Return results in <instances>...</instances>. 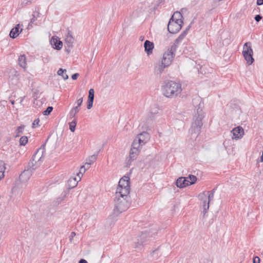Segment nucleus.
Returning <instances> with one entry per match:
<instances>
[{"label":"nucleus","mask_w":263,"mask_h":263,"mask_svg":"<svg viewBox=\"0 0 263 263\" xmlns=\"http://www.w3.org/2000/svg\"><path fill=\"white\" fill-rule=\"evenodd\" d=\"M124 194H121L116 192L114 198L115 207L114 212L118 214L127 210L129 206L128 201L129 198L128 194L124 195Z\"/></svg>","instance_id":"nucleus-1"},{"label":"nucleus","mask_w":263,"mask_h":263,"mask_svg":"<svg viewBox=\"0 0 263 263\" xmlns=\"http://www.w3.org/2000/svg\"><path fill=\"white\" fill-rule=\"evenodd\" d=\"M163 95L167 98H175L182 91L181 84L175 81H170L162 88Z\"/></svg>","instance_id":"nucleus-2"},{"label":"nucleus","mask_w":263,"mask_h":263,"mask_svg":"<svg viewBox=\"0 0 263 263\" xmlns=\"http://www.w3.org/2000/svg\"><path fill=\"white\" fill-rule=\"evenodd\" d=\"M182 17V15L181 13L176 12L174 13L167 25V30L170 33H176L181 29L183 24Z\"/></svg>","instance_id":"nucleus-3"},{"label":"nucleus","mask_w":263,"mask_h":263,"mask_svg":"<svg viewBox=\"0 0 263 263\" xmlns=\"http://www.w3.org/2000/svg\"><path fill=\"white\" fill-rule=\"evenodd\" d=\"M157 232L153 231L144 232L135 237L134 240V247L135 248L141 249L142 247L147 243L150 238L153 237Z\"/></svg>","instance_id":"nucleus-4"},{"label":"nucleus","mask_w":263,"mask_h":263,"mask_svg":"<svg viewBox=\"0 0 263 263\" xmlns=\"http://www.w3.org/2000/svg\"><path fill=\"white\" fill-rule=\"evenodd\" d=\"M204 117V112L199 107L197 109V113L193 118L191 130L192 133L199 134L203 125L202 119Z\"/></svg>","instance_id":"nucleus-5"},{"label":"nucleus","mask_w":263,"mask_h":263,"mask_svg":"<svg viewBox=\"0 0 263 263\" xmlns=\"http://www.w3.org/2000/svg\"><path fill=\"white\" fill-rule=\"evenodd\" d=\"M129 180L130 179L128 176H124L121 178L119 182L116 192L124 194V195L129 194L130 192Z\"/></svg>","instance_id":"nucleus-6"},{"label":"nucleus","mask_w":263,"mask_h":263,"mask_svg":"<svg viewBox=\"0 0 263 263\" xmlns=\"http://www.w3.org/2000/svg\"><path fill=\"white\" fill-rule=\"evenodd\" d=\"M177 47L178 46L174 43L173 45L171 46V48L168 49L164 53L161 61L169 66L175 55V52Z\"/></svg>","instance_id":"nucleus-7"},{"label":"nucleus","mask_w":263,"mask_h":263,"mask_svg":"<svg viewBox=\"0 0 263 263\" xmlns=\"http://www.w3.org/2000/svg\"><path fill=\"white\" fill-rule=\"evenodd\" d=\"M242 54L248 65H251L254 61L253 58V51L252 48L251 43L246 42L243 47Z\"/></svg>","instance_id":"nucleus-8"},{"label":"nucleus","mask_w":263,"mask_h":263,"mask_svg":"<svg viewBox=\"0 0 263 263\" xmlns=\"http://www.w3.org/2000/svg\"><path fill=\"white\" fill-rule=\"evenodd\" d=\"M99 152H97L96 154L89 156L86 161V163L84 165L81 167L79 173L78 174V176L79 178L83 176V173L90 167V165L92 164L97 158Z\"/></svg>","instance_id":"nucleus-9"},{"label":"nucleus","mask_w":263,"mask_h":263,"mask_svg":"<svg viewBox=\"0 0 263 263\" xmlns=\"http://www.w3.org/2000/svg\"><path fill=\"white\" fill-rule=\"evenodd\" d=\"M169 66L161 61H158L154 64V73L157 77H160L166 67Z\"/></svg>","instance_id":"nucleus-10"},{"label":"nucleus","mask_w":263,"mask_h":263,"mask_svg":"<svg viewBox=\"0 0 263 263\" xmlns=\"http://www.w3.org/2000/svg\"><path fill=\"white\" fill-rule=\"evenodd\" d=\"M207 194L206 192H203L199 194L198 197L202 201L203 213L205 214L209 209V200H206Z\"/></svg>","instance_id":"nucleus-11"},{"label":"nucleus","mask_w":263,"mask_h":263,"mask_svg":"<svg viewBox=\"0 0 263 263\" xmlns=\"http://www.w3.org/2000/svg\"><path fill=\"white\" fill-rule=\"evenodd\" d=\"M231 133L233 135L232 139L238 140L242 137L244 135V130L242 127L239 126L234 128L231 130Z\"/></svg>","instance_id":"nucleus-12"},{"label":"nucleus","mask_w":263,"mask_h":263,"mask_svg":"<svg viewBox=\"0 0 263 263\" xmlns=\"http://www.w3.org/2000/svg\"><path fill=\"white\" fill-rule=\"evenodd\" d=\"M45 144H44L39 148L36 152L32 156L31 160L35 163H38L41 159L45 149Z\"/></svg>","instance_id":"nucleus-13"},{"label":"nucleus","mask_w":263,"mask_h":263,"mask_svg":"<svg viewBox=\"0 0 263 263\" xmlns=\"http://www.w3.org/2000/svg\"><path fill=\"white\" fill-rule=\"evenodd\" d=\"M159 110L160 109L157 105L155 104L151 106L149 110V119L148 118L147 121L148 124H151L152 123L153 120V119H152V118L154 117L153 116L159 114Z\"/></svg>","instance_id":"nucleus-14"},{"label":"nucleus","mask_w":263,"mask_h":263,"mask_svg":"<svg viewBox=\"0 0 263 263\" xmlns=\"http://www.w3.org/2000/svg\"><path fill=\"white\" fill-rule=\"evenodd\" d=\"M150 136L148 133L143 132L139 134L136 137L138 141H140L142 144L144 145L149 139Z\"/></svg>","instance_id":"nucleus-15"},{"label":"nucleus","mask_w":263,"mask_h":263,"mask_svg":"<svg viewBox=\"0 0 263 263\" xmlns=\"http://www.w3.org/2000/svg\"><path fill=\"white\" fill-rule=\"evenodd\" d=\"M50 43L55 49L60 50L62 48V42L58 37L53 36L50 41Z\"/></svg>","instance_id":"nucleus-16"},{"label":"nucleus","mask_w":263,"mask_h":263,"mask_svg":"<svg viewBox=\"0 0 263 263\" xmlns=\"http://www.w3.org/2000/svg\"><path fill=\"white\" fill-rule=\"evenodd\" d=\"M189 180L185 177H180L176 181V184L178 187L183 188L189 185Z\"/></svg>","instance_id":"nucleus-17"},{"label":"nucleus","mask_w":263,"mask_h":263,"mask_svg":"<svg viewBox=\"0 0 263 263\" xmlns=\"http://www.w3.org/2000/svg\"><path fill=\"white\" fill-rule=\"evenodd\" d=\"M88 93H89L87 102V109H90L92 107L94 100L95 91L93 89H90Z\"/></svg>","instance_id":"nucleus-18"},{"label":"nucleus","mask_w":263,"mask_h":263,"mask_svg":"<svg viewBox=\"0 0 263 263\" xmlns=\"http://www.w3.org/2000/svg\"><path fill=\"white\" fill-rule=\"evenodd\" d=\"M144 47L146 53L148 55H149L152 53V51L153 49H154V46L153 42H151L148 40H146L144 43Z\"/></svg>","instance_id":"nucleus-19"},{"label":"nucleus","mask_w":263,"mask_h":263,"mask_svg":"<svg viewBox=\"0 0 263 263\" xmlns=\"http://www.w3.org/2000/svg\"><path fill=\"white\" fill-rule=\"evenodd\" d=\"M32 172L29 170V169H27L25 170L22 174L20 175V179L22 182H25L27 181L30 176L31 175Z\"/></svg>","instance_id":"nucleus-20"},{"label":"nucleus","mask_w":263,"mask_h":263,"mask_svg":"<svg viewBox=\"0 0 263 263\" xmlns=\"http://www.w3.org/2000/svg\"><path fill=\"white\" fill-rule=\"evenodd\" d=\"M74 38L70 33V32L69 30L68 31L67 34L65 36V43L67 45V46L68 48H71L72 47V44L74 42Z\"/></svg>","instance_id":"nucleus-21"},{"label":"nucleus","mask_w":263,"mask_h":263,"mask_svg":"<svg viewBox=\"0 0 263 263\" xmlns=\"http://www.w3.org/2000/svg\"><path fill=\"white\" fill-rule=\"evenodd\" d=\"M20 27V25L17 24L14 28H13L9 33V35L10 37L12 39L16 38L19 35V29Z\"/></svg>","instance_id":"nucleus-22"},{"label":"nucleus","mask_w":263,"mask_h":263,"mask_svg":"<svg viewBox=\"0 0 263 263\" xmlns=\"http://www.w3.org/2000/svg\"><path fill=\"white\" fill-rule=\"evenodd\" d=\"M140 150L136 149V148H131L129 153V159L131 161L135 160L138 155Z\"/></svg>","instance_id":"nucleus-23"},{"label":"nucleus","mask_w":263,"mask_h":263,"mask_svg":"<svg viewBox=\"0 0 263 263\" xmlns=\"http://www.w3.org/2000/svg\"><path fill=\"white\" fill-rule=\"evenodd\" d=\"M18 62L20 66L25 69L26 67V57L25 54L21 55L18 59Z\"/></svg>","instance_id":"nucleus-24"},{"label":"nucleus","mask_w":263,"mask_h":263,"mask_svg":"<svg viewBox=\"0 0 263 263\" xmlns=\"http://www.w3.org/2000/svg\"><path fill=\"white\" fill-rule=\"evenodd\" d=\"M40 16V12L39 10L33 12L32 14V17L30 20V22H29L28 26V28H29L30 27H32V24H33L36 20L38 17Z\"/></svg>","instance_id":"nucleus-25"},{"label":"nucleus","mask_w":263,"mask_h":263,"mask_svg":"<svg viewBox=\"0 0 263 263\" xmlns=\"http://www.w3.org/2000/svg\"><path fill=\"white\" fill-rule=\"evenodd\" d=\"M189 27H188L181 34L178 36L177 39L175 41L174 44H176L178 46L181 42V41L184 39L185 36L187 34Z\"/></svg>","instance_id":"nucleus-26"},{"label":"nucleus","mask_w":263,"mask_h":263,"mask_svg":"<svg viewBox=\"0 0 263 263\" xmlns=\"http://www.w3.org/2000/svg\"><path fill=\"white\" fill-rule=\"evenodd\" d=\"M6 170V164L2 160H0V180L3 179L5 175L4 173Z\"/></svg>","instance_id":"nucleus-27"},{"label":"nucleus","mask_w":263,"mask_h":263,"mask_svg":"<svg viewBox=\"0 0 263 263\" xmlns=\"http://www.w3.org/2000/svg\"><path fill=\"white\" fill-rule=\"evenodd\" d=\"M39 165L40 164H38V163H35L34 161H33L31 159L30 161L28 163V169H29V170L32 172V171L35 170Z\"/></svg>","instance_id":"nucleus-28"},{"label":"nucleus","mask_w":263,"mask_h":263,"mask_svg":"<svg viewBox=\"0 0 263 263\" xmlns=\"http://www.w3.org/2000/svg\"><path fill=\"white\" fill-rule=\"evenodd\" d=\"M66 70L62 68H60L57 73L59 76H61L64 80H66L68 79V76L66 73Z\"/></svg>","instance_id":"nucleus-29"},{"label":"nucleus","mask_w":263,"mask_h":263,"mask_svg":"<svg viewBox=\"0 0 263 263\" xmlns=\"http://www.w3.org/2000/svg\"><path fill=\"white\" fill-rule=\"evenodd\" d=\"M143 145L142 144V143L140 141H138V140L136 138L132 143L131 148L134 147V148H136V149H138L139 150H141V147Z\"/></svg>","instance_id":"nucleus-30"},{"label":"nucleus","mask_w":263,"mask_h":263,"mask_svg":"<svg viewBox=\"0 0 263 263\" xmlns=\"http://www.w3.org/2000/svg\"><path fill=\"white\" fill-rule=\"evenodd\" d=\"M79 110L80 109L78 108V106L73 107L69 112V118L71 119L73 118Z\"/></svg>","instance_id":"nucleus-31"},{"label":"nucleus","mask_w":263,"mask_h":263,"mask_svg":"<svg viewBox=\"0 0 263 263\" xmlns=\"http://www.w3.org/2000/svg\"><path fill=\"white\" fill-rule=\"evenodd\" d=\"M25 128V125H22L18 126L15 130V137H19L21 134H23V130Z\"/></svg>","instance_id":"nucleus-32"},{"label":"nucleus","mask_w":263,"mask_h":263,"mask_svg":"<svg viewBox=\"0 0 263 263\" xmlns=\"http://www.w3.org/2000/svg\"><path fill=\"white\" fill-rule=\"evenodd\" d=\"M186 178L189 180V184L190 185L194 184L197 180V177L195 175H190L189 177Z\"/></svg>","instance_id":"nucleus-33"},{"label":"nucleus","mask_w":263,"mask_h":263,"mask_svg":"<svg viewBox=\"0 0 263 263\" xmlns=\"http://www.w3.org/2000/svg\"><path fill=\"white\" fill-rule=\"evenodd\" d=\"M215 190H216V189L214 188L212 191L206 192L209 203L211 201H212L214 199V193L215 192Z\"/></svg>","instance_id":"nucleus-34"},{"label":"nucleus","mask_w":263,"mask_h":263,"mask_svg":"<svg viewBox=\"0 0 263 263\" xmlns=\"http://www.w3.org/2000/svg\"><path fill=\"white\" fill-rule=\"evenodd\" d=\"M77 120L74 119L69 123V129L71 132H73L75 130Z\"/></svg>","instance_id":"nucleus-35"},{"label":"nucleus","mask_w":263,"mask_h":263,"mask_svg":"<svg viewBox=\"0 0 263 263\" xmlns=\"http://www.w3.org/2000/svg\"><path fill=\"white\" fill-rule=\"evenodd\" d=\"M28 142V138L26 136H22L20 139V145H25Z\"/></svg>","instance_id":"nucleus-36"},{"label":"nucleus","mask_w":263,"mask_h":263,"mask_svg":"<svg viewBox=\"0 0 263 263\" xmlns=\"http://www.w3.org/2000/svg\"><path fill=\"white\" fill-rule=\"evenodd\" d=\"M72 181H73V184H72V185H69L70 187H71V188H73L74 186H76L77 185L78 182L77 181V179L76 178H72V179H69L68 180V183H70Z\"/></svg>","instance_id":"nucleus-37"},{"label":"nucleus","mask_w":263,"mask_h":263,"mask_svg":"<svg viewBox=\"0 0 263 263\" xmlns=\"http://www.w3.org/2000/svg\"><path fill=\"white\" fill-rule=\"evenodd\" d=\"M53 110V107L52 106H48L46 109L43 111L44 115H48Z\"/></svg>","instance_id":"nucleus-38"},{"label":"nucleus","mask_w":263,"mask_h":263,"mask_svg":"<svg viewBox=\"0 0 263 263\" xmlns=\"http://www.w3.org/2000/svg\"><path fill=\"white\" fill-rule=\"evenodd\" d=\"M39 122H40L39 119H35L34 120L33 122L32 123V127L33 128H35L36 127L39 126Z\"/></svg>","instance_id":"nucleus-39"},{"label":"nucleus","mask_w":263,"mask_h":263,"mask_svg":"<svg viewBox=\"0 0 263 263\" xmlns=\"http://www.w3.org/2000/svg\"><path fill=\"white\" fill-rule=\"evenodd\" d=\"M82 102H83V98L81 97L78 100H77V101L76 102L77 104V106H78V108H79L82 105Z\"/></svg>","instance_id":"nucleus-40"},{"label":"nucleus","mask_w":263,"mask_h":263,"mask_svg":"<svg viewBox=\"0 0 263 263\" xmlns=\"http://www.w3.org/2000/svg\"><path fill=\"white\" fill-rule=\"evenodd\" d=\"M254 19L257 22H259L262 19V16L259 14L256 15L255 16Z\"/></svg>","instance_id":"nucleus-41"},{"label":"nucleus","mask_w":263,"mask_h":263,"mask_svg":"<svg viewBox=\"0 0 263 263\" xmlns=\"http://www.w3.org/2000/svg\"><path fill=\"white\" fill-rule=\"evenodd\" d=\"M253 263H260V258L258 256H255L253 258Z\"/></svg>","instance_id":"nucleus-42"},{"label":"nucleus","mask_w":263,"mask_h":263,"mask_svg":"<svg viewBox=\"0 0 263 263\" xmlns=\"http://www.w3.org/2000/svg\"><path fill=\"white\" fill-rule=\"evenodd\" d=\"M79 76V74L78 73H74L72 75L71 78L72 80H77Z\"/></svg>","instance_id":"nucleus-43"},{"label":"nucleus","mask_w":263,"mask_h":263,"mask_svg":"<svg viewBox=\"0 0 263 263\" xmlns=\"http://www.w3.org/2000/svg\"><path fill=\"white\" fill-rule=\"evenodd\" d=\"M76 234L74 232H72L71 233L70 236L69 237V240H70V242L72 241V240L73 238L76 236Z\"/></svg>","instance_id":"nucleus-44"},{"label":"nucleus","mask_w":263,"mask_h":263,"mask_svg":"<svg viewBox=\"0 0 263 263\" xmlns=\"http://www.w3.org/2000/svg\"><path fill=\"white\" fill-rule=\"evenodd\" d=\"M158 250H159V248H158L156 250H155L154 251H153L151 253V255L152 256H154L155 255V254H158Z\"/></svg>","instance_id":"nucleus-45"},{"label":"nucleus","mask_w":263,"mask_h":263,"mask_svg":"<svg viewBox=\"0 0 263 263\" xmlns=\"http://www.w3.org/2000/svg\"><path fill=\"white\" fill-rule=\"evenodd\" d=\"M256 3L258 6L261 5L263 4V0H257Z\"/></svg>","instance_id":"nucleus-46"},{"label":"nucleus","mask_w":263,"mask_h":263,"mask_svg":"<svg viewBox=\"0 0 263 263\" xmlns=\"http://www.w3.org/2000/svg\"><path fill=\"white\" fill-rule=\"evenodd\" d=\"M79 263H88L87 261L84 259H81L80 260H79Z\"/></svg>","instance_id":"nucleus-47"},{"label":"nucleus","mask_w":263,"mask_h":263,"mask_svg":"<svg viewBox=\"0 0 263 263\" xmlns=\"http://www.w3.org/2000/svg\"><path fill=\"white\" fill-rule=\"evenodd\" d=\"M25 98V96L20 98V103H22Z\"/></svg>","instance_id":"nucleus-48"},{"label":"nucleus","mask_w":263,"mask_h":263,"mask_svg":"<svg viewBox=\"0 0 263 263\" xmlns=\"http://www.w3.org/2000/svg\"><path fill=\"white\" fill-rule=\"evenodd\" d=\"M43 61L44 63L48 62V60L47 58H43Z\"/></svg>","instance_id":"nucleus-49"},{"label":"nucleus","mask_w":263,"mask_h":263,"mask_svg":"<svg viewBox=\"0 0 263 263\" xmlns=\"http://www.w3.org/2000/svg\"><path fill=\"white\" fill-rule=\"evenodd\" d=\"M260 161L263 162V151H262V155L260 157Z\"/></svg>","instance_id":"nucleus-50"},{"label":"nucleus","mask_w":263,"mask_h":263,"mask_svg":"<svg viewBox=\"0 0 263 263\" xmlns=\"http://www.w3.org/2000/svg\"><path fill=\"white\" fill-rule=\"evenodd\" d=\"M10 102L13 105L14 104L15 101L14 100H10Z\"/></svg>","instance_id":"nucleus-51"}]
</instances>
